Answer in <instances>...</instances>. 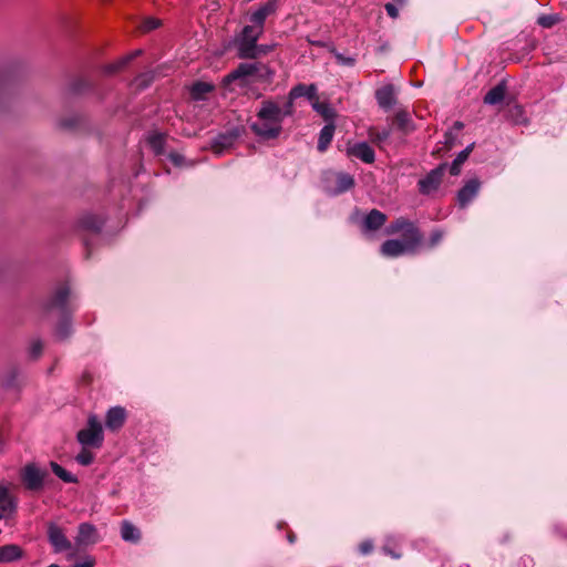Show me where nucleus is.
Segmentation results:
<instances>
[{"mask_svg":"<svg viewBox=\"0 0 567 567\" xmlns=\"http://www.w3.org/2000/svg\"><path fill=\"white\" fill-rule=\"evenodd\" d=\"M274 45H267V44H257V51H256V58L260 55H265L269 53L272 50Z\"/></svg>","mask_w":567,"mask_h":567,"instance_id":"obj_48","label":"nucleus"},{"mask_svg":"<svg viewBox=\"0 0 567 567\" xmlns=\"http://www.w3.org/2000/svg\"><path fill=\"white\" fill-rule=\"evenodd\" d=\"M275 72L261 62H244L225 76L224 82L230 83L237 80L249 79L252 82L267 83L272 80Z\"/></svg>","mask_w":567,"mask_h":567,"instance_id":"obj_3","label":"nucleus"},{"mask_svg":"<svg viewBox=\"0 0 567 567\" xmlns=\"http://www.w3.org/2000/svg\"><path fill=\"white\" fill-rule=\"evenodd\" d=\"M384 8H385L386 13H388L391 18H393V19L398 18V16H399V10H398V8H396V6H395V4H393V3L389 2V3H386V4L384 6Z\"/></svg>","mask_w":567,"mask_h":567,"instance_id":"obj_47","label":"nucleus"},{"mask_svg":"<svg viewBox=\"0 0 567 567\" xmlns=\"http://www.w3.org/2000/svg\"><path fill=\"white\" fill-rule=\"evenodd\" d=\"M121 537L124 542L137 544L141 540V530L131 522L123 520L121 524Z\"/></svg>","mask_w":567,"mask_h":567,"instance_id":"obj_22","label":"nucleus"},{"mask_svg":"<svg viewBox=\"0 0 567 567\" xmlns=\"http://www.w3.org/2000/svg\"><path fill=\"white\" fill-rule=\"evenodd\" d=\"M334 58L341 65L353 66L355 63V59L353 56H346L340 52H334Z\"/></svg>","mask_w":567,"mask_h":567,"instance_id":"obj_39","label":"nucleus"},{"mask_svg":"<svg viewBox=\"0 0 567 567\" xmlns=\"http://www.w3.org/2000/svg\"><path fill=\"white\" fill-rule=\"evenodd\" d=\"M47 475V471L41 470L34 463L24 465L20 472L24 487L31 492H39L43 488Z\"/></svg>","mask_w":567,"mask_h":567,"instance_id":"obj_7","label":"nucleus"},{"mask_svg":"<svg viewBox=\"0 0 567 567\" xmlns=\"http://www.w3.org/2000/svg\"><path fill=\"white\" fill-rule=\"evenodd\" d=\"M18 377V370L14 368L10 371L9 375L4 379L3 385L7 388H13L17 385L16 379Z\"/></svg>","mask_w":567,"mask_h":567,"instance_id":"obj_43","label":"nucleus"},{"mask_svg":"<svg viewBox=\"0 0 567 567\" xmlns=\"http://www.w3.org/2000/svg\"><path fill=\"white\" fill-rule=\"evenodd\" d=\"M466 159L467 158L465 152H460L450 166L451 175H458L461 172V166L464 164Z\"/></svg>","mask_w":567,"mask_h":567,"instance_id":"obj_36","label":"nucleus"},{"mask_svg":"<svg viewBox=\"0 0 567 567\" xmlns=\"http://www.w3.org/2000/svg\"><path fill=\"white\" fill-rule=\"evenodd\" d=\"M537 22L543 28H551L558 22V18L555 14H544L537 19Z\"/></svg>","mask_w":567,"mask_h":567,"instance_id":"obj_37","label":"nucleus"},{"mask_svg":"<svg viewBox=\"0 0 567 567\" xmlns=\"http://www.w3.org/2000/svg\"><path fill=\"white\" fill-rule=\"evenodd\" d=\"M92 89V83L85 78H76L70 83V91L73 94H83L90 92Z\"/></svg>","mask_w":567,"mask_h":567,"instance_id":"obj_33","label":"nucleus"},{"mask_svg":"<svg viewBox=\"0 0 567 567\" xmlns=\"http://www.w3.org/2000/svg\"><path fill=\"white\" fill-rule=\"evenodd\" d=\"M159 25V21L153 18L146 19L143 23V29L145 31H151L156 29Z\"/></svg>","mask_w":567,"mask_h":567,"instance_id":"obj_45","label":"nucleus"},{"mask_svg":"<svg viewBox=\"0 0 567 567\" xmlns=\"http://www.w3.org/2000/svg\"><path fill=\"white\" fill-rule=\"evenodd\" d=\"M444 234L440 229H435L431 233L430 239H429V246L434 247L436 246L443 238Z\"/></svg>","mask_w":567,"mask_h":567,"instance_id":"obj_41","label":"nucleus"},{"mask_svg":"<svg viewBox=\"0 0 567 567\" xmlns=\"http://www.w3.org/2000/svg\"><path fill=\"white\" fill-rule=\"evenodd\" d=\"M16 509V504L10 496L9 489L0 485V519Z\"/></svg>","mask_w":567,"mask_h":567,"instance_id":"obj_24","label":"nucleus"},{"mask_svg":"<svg viewBox=\"0 0 567 567\" xmlns=\"http://www.w3.org/2000/svg\"><path fill=\"white\" fill-rule=\"evenodd\" d=\"M239 136L240 131L237 127L228 130L225 133H220L213 140L212 148L216 154H221L226 150L230 148Z\"/></svg>","mask_w":567,"mask_h":567,"instance_id":"obj_12","label":"nucleus"},{"mask_svg":"<svg viewBox=\"0 0 567 567\" xmlns=\"http://www.w3.org/2000/svg\"><path fill=\"white\" fill-rule=\"evenodd\" d=\"M74 310L68 282L58 285L43 303L44 315L56 319L55 336L60 340L69 338L73 332L71 317Z\"/></svg>","mask_w":567,"mask_h":567,"instance_id":"obj_1","label":"nucleus"},{"mask_svg":"<svg viewBox=\"0 0 567 567\" xmlns=\"http://www.w3.org/2000/svg\"><path fill=\"white\" fill-rule=\"evenodd\" d=\"M282 123L280 105L268 99L261 102L256 118L250 122L249 127L257 137L269 141L279 137L282 132Z\"/></svg>","mask_w":567,"mask_h":567,"instance_id":"obj_2","label":"nucleus"},{"mask_svg":"<svg viewBox=\"0 0 567 567\" xmlns=\"http://www.w3.org/2000/svg\"><path fill=\"white\" fill-rule=\"evenodd\" d=\"M152 76L148 74L140 75L135 79V83L137 86H146L147 82L151 81Z\"/></svg>","mask_w":567,"mask_h":567,"instance_id":"obj_49","label":"nucleus"},{"mask_svg":"<svg viewBox=\"0 0 567 567\" xmlns=\"http://www.w3.org/2000/svg\"><path fill=\"white\" fill-rule=\"evenodd\" d=\"M454 127H455L456 130H462V128H463V123H461V122H455Z\"/></svg>","mask_w":567,"mask_h":567,"instance_id":"obj_53","label":"nucleus"},{"mask_svg":"<svg viewBox=\"0 0 567 567\" xmlns=\"http://www.w3.org/2000/svg\"><path fill=\"white\" fill-rule=\"evenodd\" d=\"M295 539H296L295 534L289 533V534H288V540H289V543H290V544H293V543H295Z\"/></svg>","mask_w":567,"mask_h":567,"instance_id":"obj_52","label":"nucleus"},{"mask_svg":"<svg viewBox=\"0 0 567 567\" xmlns=\"http://www.w3.org/2000/svg\"><path fill=\"white\" fill-rule=\"evenodd\" d=\"M375 99L381 109L390 111L396 103L395 90L392 84L383 85L375 92Z\"/></svg>","mask_w":567,"mask_h":567,"instance_id":"obj_17","label":"nucleus"},{"mask_svg":"<svg viewBox=\"0 0 567 567\" xmlns=\"http://www.w3.org/2000/svg\"><path fill=\"white\" fill-rule=\"evenodd\" d=\"M278 4L276 0H269L261 4L258 9L252 11L249 16L250 25L259 29L261 32L265 30L266 19L277 11Z\"/></svg>","mask_w":567,"mask_h":567,"instance_id":"obj_11","label":"nucleus"},{"mask_svg":"<svg viewBox=\"0 0 567 567\" xmlns=\"http://www.w3.org/2000/svg\"><path fill=\"white\" fill-rule=\"evenodd\" d=\"M213 90L214 85L212 83L197 81L192 84L189 93L193 100L203 101Z\"/></svg>","mask_w":567,"mask_h":567,"instance_id":"obj_26","label":"nucleus"},{"mask_svg":"<svg viewBox=\"0 0 567 567\" xmlns=\"http://www.w3.org/2000/svg\"><path fill=\"white\" fill-rule=\"evenodd\" d=\"M373 544L371 540H364L359 545V550L362 555H368L372 551Z\"/></svg>","mask_w":567,"mask_h":567,"instance_id":"obj_46","label":"nucleus"},{"mask_svg":"<svg viewBox=\"0 0 567 567\" xmlns=\"http://www.w3.org/2000/svg\"><path fill=\"white\" fill-rule=\"evenodd\" d=\"M390 136H391L390 127H384V128H374L373 127V128L369 130L370 140L378 145L385 143Z\"/></svg>","mask_w":567,"mask_h":567,"instance_id":"obj_34","label":"nucleus"},{"mask_svg":"<svg viewBox=\"0 0 567 567\" xmlns=\"http://www.w3.org/2000/svg\"><path fill=\"white\" fill-rule=\"evenodd\" d=\"M103 224L104 220L100 216L85 213L78 219L76 227L79 231L96 235L102 229Z\"/></svg>","mask_w":567,"mask_h":567,"instance_id":"obj_13","label":"nucleus"},{"mask_svg":"<svg viewBox=\"0 0 567 567\" xmlns=\"http://www.w3.org/2000/svg\"><path fill=\"white\" fill-rule=\"evenodd\" d=\"M474 148V143L470 144L468 146H466L462 152H465V155H466V158H468L471 152L473 151Z\"/></svg>","mask_w":567,"mask_h":567,"instance_id":"obj_51","label":"nucleus"},{"mask_svg":"<svg viewBox=\"0 0 567 567\" xmlns=\"http://www.w3.org/2000/svg\"><path fill=\"white\" fill-rule=\"evenodd\" d=\"M354 186V178L349 173H329L326 177V190L329 195L337 196L348 192Z\"/></svg>","mask_w":567,"mask_h":567,"instance_id":"obj_8","label":"nucleus"},{"mask_svg":"<svg viewBox=\"0 0 567 567\" xmlns=\"http://www.w3.org/2000/svg\"><path fill=\"white\" fill-rule=\"evenodd\" d=\"M92 447H82L81 451L75 455L74 460L82 466L91 465L95 460V453Z\"/></svg>","mask_w":567,"mask_h":567,"instance_id":"obj_35","label":"nucleus"},{"mask_svg":"<svg viewBox=\"0 0 567 567\" xmlns=\"http://www.w3.org/2000/svg\"><path fill=\"white\" fill-rule=\"evenodd\" d=\"M99 533L96 527L91 523H81L78 527L75 543L79 547L89 546L99 542Z\"/></svg>","mask_w":567,"mask_h":567,"instance_id":"obj_14","label":"nucleus"},{"mask_svg":"<svg viewBox=\"0 0 567 567\" xmlns=\"http://www.w3.org/2000/svg\"><path fill=\"white\" fill-rule=\"evenodd\" d=\"M84 245L86 246V248H89V240L86 238H84Z\"/></svg>","mask_w":567,"mask_h":567,"instance_id":"obj_56","label":"nucleus"},{"mask_svg":"<svg viewBox=\"0 0 567 567\" xmlns=\"http://www.w3.org/2000/svg\"><path fill=\"white\" fill-rule=\"evenodd\" d=\"M141 53H142L141 50H136L133 53L122 58L117 62L105 65L103 69V72L105 74H114V73L121 71L126 64H128L130 61H132L135 56L140 55Z\"/></svg>","mask_w":567,"mask_h":567,"instance_id":"obj_30","label":"nucleus"},{"mask_svg":"<svg viewBox=\"0 0 567 567\" xmlns=\"http://www.w3.org/2000/svg\"><path fill=\"white\" fill-rule=\"evenodd\" d=\"M22 557V550L18 545H4L0 547V564L11 563Z\"/></svg>","mask_w":567,"mask_h":567,"instance_id":"obj_25","label":"nucleus"},{"mask_svg":"<svg viewBox=\"0 0 567 567\" xmlns=\"http://www.w3.org/2000/svg\"><path fill=\"white\" fill-rule=\"evenodd\" d=\"M166 136L162 133H152L147 137V143L155 155L161 156L165 154Z\"/></svg>","mask_w":567,"mask_h":567,"instance_id":"obj_29","label":"nucleus"},{"mask_svg":"<svg viewBox=\"0 0 567 567\" xmlns=\"http://www.w3.org/2000/svg\"><path fill=\"white\" fill-rule=\"evenodd\" d=\"M48 539L55 553L69 551L73 548L71 540L66 537V534L62 527L55 523H49Z\"/></svg>","mask_w":567,"mask_h":567,"instance_id":"obj_9","label":"nucleus"},{"mask_svg":"<svg viewBox=\"0 0 567 567\" xmlns=\"http://www.w3.org/2000/svg\"><path fill=\"white\" fill-rule=\"evenodd\" d=\"M168 158L175 166H183L185 163V157L175 152H171Z\"/></svg>","mask_w":567,"mask_h":567,"instance_id":"obj_44","label":"nucleus"},{"mask_svg":"<svg viewBox=\"0 0 567 567\" xmlns=\"http://www.w3.org/2000/svg\"><path fill=\"white\" fill-rule=\"evenodd\" d=\"M349 155L361 159L365 164L375 161L374 150L367 142H359L348 148Z\"/></svg>","mask_w":567,"mask_h":567,"instance_id":"obj_18","label":"nucleus"},{"mask_svg":"<svg viewBox=\"0 0 567 567\" xmlns=\"http://www.w3.org/2000/svg\"><path fill=\"white\" fill-rule=\"evenodd\" d=\"M50 467L52 472L64 483H78V477L72 473L68 472L64 467H62L56 462H50Z\"/></svg>","mask_w":567,"mask_h":567,"instance_id":"obj_32","label":"nucleus"},{"mask_svg":"<svg viewBox=\"0 0 567 567\" xmlns=\"http://www.w3.org/2000/svg\"><path fill=\"white\" fill-rule=\"evenodd\" d=\"M296 100H290V92L288 93L287 101L282 106H280L281 117L285 120L287 116H291L295 112L293 102Z\"/></svg>","mask_w":567,"mask_h":567,"instance_id":"obj_38","label":"nucleus"},{"mask_svg":"<svg viewBox=\"0 0 567 567\" xmlns=\"http://www.w3.org/2000/svg\"><path fill=\"white\" fill-rule=\"evenodd\" d=\"M392 540H393V538H392V537H389V538H388V540H386V543H385V544H384V546L382 547V550H383V553H384L385 555H389V556H391L392 558L398 559V558H400V557H401V553H398V551H395L394 549H392V548H391V546H390V545H391V542H392Z\"/></svg>","mask_w":567,"mask_h":567,"instance_id":"obj_40","label":"nucleus"},{"mask_svg":"<svg viewBox=\"0 0 567 567\" xmlns=\"http://www.w3.org/2000/svg\"><path fill=\"white\" fill-rule=\"evenodd\" d=\"M445 167V164H441L419 181V192L422 195H430L433 192L437 190L442 183Z\"/></svg>","mask_w":567,"mask_h":567,"instance_id":"obj_10","label":"nucleus"},{"mask_svg":"<svg viewBox=\"0 0 567 567\" xmlns=\"http://www.w3.org/2000/svg\"><path fill=\"white\" fill-rule=\"evenodd\" d=\"M284 525H285V523H284V522L279 523V524H278V528H281Z\"/></svg>","mask_w":567,"mask_h":567,"instance_id":"obj_57","label":"nucleus"},{"mask_svg":"<svg viewBox=\"0 0 567 567\" xmlns=\"http://www.w3.org/2000/svg\"><path fill=\"white\" fill-rule=\"evenodd\" d=\"M515 111L519 114H522V109L519 106H515Z\"/></svg>","mask_w":567,"mask_h":567,"instance_id":"obj_55","label":"nucleus"},{"mask_svg":"<svg viewBox=\"0 0 567 567\" xmlns=\"http://www.w3.org/2000/svg\"><path fill=\"white\" fill-rule=\"evenodd\" d=\"M386 220L385 214L378 209H372L363 219V229L373 231L380 229Z\"/></svg>","mask_w":567,"mask_h":567,"instance_id":"obj_21","label":"nucleus"},{"mask_svg":"<svg viewBox=\"0 0 567 567\" xmlns=\"http://www.w3.org/2000/svg\"><path fill=\"white\" fill-rule=\"evenodd\" d=\"M262 33L250 24L245 25L234 40L238 56L256 59L257 41Z\"/></svg>","mask_w":567,"mask_h":567,"instance_id":"obj_5","label":"nucleus"},{"mask_svg":"<svg viewBox=\"0 0 567 567\" xmlns=\"http://www.w3.org/2000/svg\"><path fill=\"white\" fill-rule=\"evenodd\" d=\"M312 109L319 113L324 121L332 123L336 113L333 109L326 102H319L318 100H315L312 103Z\"/></svg>","mask_w":567,"mask_h":567,"instance_id":"obj_31","label":"nucleus"},{"mask_svg":"<svg viewBox=\"0 0 567 567\" xmlns=\"http://www.w3.org/2000/svg\"><path fill=\"white\" fill-rule=\"evenodd\" d=\"M506 93V86L504 83H498L494 87H492L484 96V103L488 105L499 104Z\"/></svg>","mask_w":567,"mask_h":567,"instance_id":"obj_27","label":"nucleus"},{"mask_svg":"<svg viewBox=\"0 0 567 567\" xmlns=\"http://www.w3.org/2000/svg\"><path fill=\"white\" fill-rule=\"evenodd\" d=\"M76 441L82 447L99 450L104 442V432L100 419L95 414L87 417L86 425L76 433Z\"/></svg>","mask_w":567,"mask_h":567,"instance_id":"obj_4","label":"nucleus"},{"mask_svg":"<svg viewBox=\"0 0 567 567\" xmlns=\"http://www.w3.org/2000/svg\"><path fill=\"white\" fill-rule=\"evenodd\" d=\"M125 419V410L121 406H114L111 408L106 413L105 425L109 430L115 431L122 427Z\"/></svg>","mask_w":567,"mask_h":567,"instance_id":"obj_20","label":"nucleus"},{"mask_svg":"<svg viewBox=\"0 0 567 567\" xmlns=\"http://www.w3.org/2000/svg\"><path fill=\"white\" fill-rule=\"evenodd\" d=\"M93 566H94V560L91 558H86L83 561H79V563L74 564L72 567H93Z\"/></svg>","mask_w":567,"mask_h":567,"instance_id":"obj_50","label":"nucleus"},{"mask_svg":"<svg viewBox=\"0 0 567 567\" xmlns=\"http://www.w3.org/2000/svg\"><path fill=\"white\" fill-rule=\"evenodd\" d=\"M393 124L396 126L399 131L403 134H409L414 130V125L409 112L401 110L396 112Z\"/></svg>","mask_w":567,"mask_h":567,"instance_id":"obj_23","label":"nucleus"},{"mask_svg":"<svg viewBox=\"0 0 567 567\" xmlns=\"http://www.w3.org/2000/svg\"><path fill=\"white\" fill-rule=\"evenodd\" d=\"M400 231L403 233V237L405 238H412V235L421 237L417 228L411 221L402 217L391 223L385 229L388 235H393Z\"/></svg>","mask_w":567,"mask_h":567,"instance_id":"obj_15","label":"nucleus"},{"mask_svg":"<svg viewBox=\"0 0 567 567\" xmlns=\"http://www.w3.org/2000/svg\"><path fill=\"white\" fill-rule=\"evenodd\" d=\"M42 350H43L42 342L40 340H35L31 343L30 355L35 359L42 353Z\"/></svg>","mask_w":567,"mask_h":567,"instance_id":"obj_42","label":"nucleus"},{"mask_svg":"<svg viewBox=\"0 0 567 567\" xmlns=\"http://www.w3.org/2000/svg\"><path fill=\"white\" fill-rule=\"evenodd\" d=\"M421 237L412 235V238L389 239L380 248V252L385 257H399L405 254H412L420 245Z\"/></svg>","mask_w":567,"mask_h":567,"instance_id":"obj_6","label":"nucleus"},{"mask_svg":"<svg viewBox=\"0 0 567 567\" xmlns=\"http://www.w3.org/2000/svg\"><path fill=\"white\" fill-rule=\"evenodd\" d=\"M48 567H60V566H59V565H56V564H52V565H50V566H48Z\"/></svg>","mask_w":567,"mask_h":567,"instance_id":"obj_58","label":"nucleus"},{"mask_svg":"<svg viewBox=\"0 0 567 567\" xmlns=\"http://www.w3.org/2000/svg\"><path fill=\"white\" fill-rule=\"evenodd\" d=\"M334 128L333 123H328L321 128L317 146L319 152L322 153L328 148L333 138Z\"/></svg>","mask_w":567,"mask_h":567,"instance_id":"obj_28","label":"nucleus"},{"mask_svg":"<svg viewBox=\"0 0 567 567\" xmlns=\"http://www.w3.org/2000/svg\"><path fill=\"white\" fill-rule=\"evenodd\" d=\"M481 183L477 179H470L457 193L460 207H466L478 194Z\"/></svg>","mask_w":567,"mask_h":567,"instance_id":"obj_16","label":"nucleus"},{"mask_svg":"<svg viewBox=\"0 0 567 567\" xmlns=\"http://www.w3.org/2000/svg\"><path fill=\"white\" fill-rule=\"evenodd\" d=\"M306 97L311 103L318 99V87L316 84L299 83L290 90V100Z\"/></svg>","mask_w":567,"mask_h":567,"instance_id":"obj_19","label":"nucleus"},{"mask_svg":"<svg viewBox=\"0 0 567 567\" xmlns=\"http://www.w3.org/2000/svg\"><path fill=\"white\" fill-rule=\"evenodd\" d=\"M313 45H317V47H323V43L321 41H313L311 42Z\"/></svg>","mask_w":567,"mask_h":567,"instance_id":"obj_54","label":"nucleus"}]
</instances>
